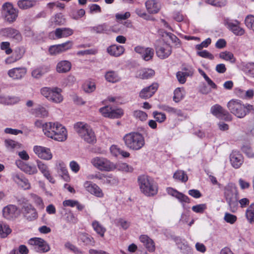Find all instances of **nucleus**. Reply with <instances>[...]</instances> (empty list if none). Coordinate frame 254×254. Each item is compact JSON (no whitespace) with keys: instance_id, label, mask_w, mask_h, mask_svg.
Listing matches in <instances>:
<instances>
[{"instance_id":"nucleus-1","label":"nucleus","mask_w":254,"mask_h":254,"mask_svg":"<svg viewBox=\"0 0 254 254\" xmlns=\"http://www.w3.org/2000/svg\"><path fill=\"white\" fill-rule=\"evenodd\" d=\"M43 131L47 137L58 141H64L67 138L66 129L57 122L45 123L43 127Z\"/></svg>"},{"instance_id":"nucleus-2","label":"nucleus","mask_w":254,"mask_h":254,"mask_svg":"<svg viewBox=\"0 0 254 254\" xmlns=\"http://www.w3.org/2000/svg\"><path fill=\"white\" fill-rule=\"evenodd\" d=\"M224 195L231 212L235 213L238 208L239 191L236 185L228 184L224 189Z\"/></svg>"},{"instance_id":"nucleus-3","label":"nucleus","mask_w":254,"mask_h":254,"mask_svg":"<svg viewBox=\"0 0 254 254\" xmlns=\"http://www.w3.org/2000/svg\"><path fill=\"white\" fill-rule=\"evenodd\" d=\"M137 182L140 191L145 196H153L157 193V185L154 180L148 176H139Z\"/></svg>"},{"instance_id":"nucleus-4","label":"nucleus","mask_w":254,"mask_h":254,"mask_svg":"<svg viewBox=\"0 0 254 254\" xmlns=\"http://www.w3.org/2000/svg\"><path fill=\"white\" fill-rule=\"evenodd\" d=\"M227 108L230 112L239 118H243L252 111H254L253 105H244L237 99H232L227 103Z\"/></svg>"},{"instance_id":"nucleus-5","label":"nucleus","mask_w":254,"mask_h":254,"mask_svg":"<svg viewBox=\"0 0 254 254\" xmlns=\"http://www.w3.org/2000/svg\"><path fill=\"white\" fill-rule=\"evenodd\" d=\"M123 140L126 146L133 150H138L145 145L143 135L137 132H131L126 134L124 136Z\"/></svg>"},{"instance_id":"nucleus-6","label":"nucleus","mask_w":254,"mask_h":254,"mask_svg":"<svg viewBox=\"0 0 254 254\" xmlns=\"http://www.w3.org/2000/svg\"><path fill=\"white\" fill-rule=\"evenodd\" d=\"M74 127L79 136L86 142L93 144L96 141L94 132L91 127L83 122H78L74 125Z\"/></svg>"},{"instance_id":"nucleus-7","label":"nucleus","mask_w":254,"mask_h":254,"mask_svg":"<svg viewBox=\"0 0 254 254\" xmlns=\"http://www.w3.org/2000/svg\"><path fill=\"white\" fill-rule=\"evenodd\" d=\"M62 89L58 87H45L41 89V94L49 101L55 103H60L64 100L62 95Z\"/></svg>"},{"instance_id":"nucleus-8","label":"nucleus","mask_w":254,"mask_h":254,"mask_svg":"<svg viewBox=\"0 0 254 254\" xmlns=\"http://www.w3.org/2000/svg\"><path fill=\"white\" fill-rule=\"evenodd\" d=\"M91 163L101 171L110 172L116 169L115 164L103 157L96 156L93 158L91 160Z\"/></svg>"},{"instance_id":"nucleus-9","label":"nucleus","mask_w":254,"mask_h":254,"mask_svg":"<svg viewBox=\"0 0 254 254\" xmlns=\"http://www.w3.org/2000/svg\"><path fill=\"white\" fill-rule=\"evenodd\" d=\"M1 13L4 20L9 23L15 22L18 15V10L9 2H5L1 7Z\"/></svg>"},{"instance_id":"nucleus-10","label":"nucleus","mask_w":254,"mask_h":254,"mask_svg":"<svg viewBox=\"0 0 254 254\" xmlns=\"http://www.w3.org/2000/svg\"><path fill=\"white\" fill-rule=\"evenodd\" d=\"M28 244L33 247V249L39 253H46L50 250V247L47 243L40 238H33L28 241Z\"/></svg>"},{"instance_id":"nucleus-11","label":"nucleus","mask_w":254,"mask_h":254,"mask_svg":"<svg viewBox=\"0 0 254 254\" xmlns=\"http://www.w3.org/2000/svg\"><path fill=\"white\" fill-rule=\"evenodd\" d=\"M155 50L157 57L162 60L167 58L172 53L171 46L163 42H160L156 45Z\"/></svg>"},{"instance_id":"nucleus-12","label":"nucleus","mask_w":254,"mask_h":254,"mask_svg":"<svg viewBox=\"0 0 254 254\" xmlns=\"http://www.w3.org/2000/svg\"><path fill=\"white\" fill-rule=\"evenodd\" d=\"M0 34L3 36L12 39L16 42H19L22 39L20 32L18 30L11 27L0 29Z\"/></svg>"},{"instance_id":"nucleus-13","label":"nucleus","mask_w":254,"mask_h":254,"mask_svg":"<svg viewBox=\"0 0 254 254\" xmlns=\"http://www.w3.org/2000/svg\"><path fill=\"white\" fill-rule=\"evenodd\" d=\"M210 111L213 115L217 118L223 119L226 121L232 120V116L229 113L218 104H216L211 107Z\"/></svg>"},{"instance_id":"nucleus-14","label":"nucleus","mask_w":254,"mask_h":254,"mask_svg":"<svg viewBox=\"0 0 254 254\" xmlns=\"http://www.w3.org/2000/svg\"><path fill=\"white\" fill-rule=\"evenodd\" d=\"M33 151L39 158L43 160H50L53 157L50 149L47 147L36 145L33 147Z\"/></svg>"},{"instance_id":"nucleus-15","label":"nucleus","mask_w":254,"mask_h":254,"mask_svg":"<svg viewBox=\"0 0 254 254\" xmlns=\"http://www.w3.org/2000/svg\"><path fill=\"white\" fill-rule=\"evenodd\" d=\"M134 51L139 54L141 58L145 61H149L153 59L154 55V50L150 47H143L137 46L135 47Z\"/></svg>"},{"instance_id":"nucleus-16","label":"nucleus","mask_w":254,"mask_h":254,"mask_svg":"<svg viewBox=\"0 0 254 254\" xmlns=\"http://www.w3.org/2000/svg\"><path fill=\"white\" fill-rule=\"evenodd\" d=\"M225 24L236 36H242L245 34L244 29L240 26V22L238 20H226Z\"/></svg>"},{"instance_id":"nucleus-17","label":"nucleus","mask_w":254,"mask_h":254,"mask_svg":"<svg viewBox=\"0 0 254 254\" xmlns=\"http://www.w3.org/2000/svg\"><path fill=\"white\" fill-rule=\"evenodd\" d=\"M27 71V69L25 67H17L9 69L7 72V74L14 80H20L25 76Z\"/></svg>"},{"instance_id":"nucleus-18","label":"nucleus","mask_w":254,"mask_h":254,"mask_svg":"<svg viewBox=\"0 0 254 254\" xmlns=\"http://www.w3.org/2000/svg\"><path fill=\"white\" fill-rule=\"evenodd\" d=\"M22 210L24 217L29 221L35 220L38 217L37 211L31 204L23 205Z\"/></svg>"},{"instance_id":"nucleus-19","label":"nucleus","mask_w":254,"mask_h":254,"mask_svg":"<svg viewBox=\"0 0 254 254\" xmlns=\"http://www.w3.org/2000/svg\"><path fill=\"white\" fill-rule=\"evenodd\" d=\"M3 217L8 220L13 219L17 217L19 214L17 208L14 205H8L3 208Z\"/></svg>"},{"instance_id":"nucleus-20","label":"nucleus","mask_w":254,"mask_h":254,"mask_svg":"<svg viewBox=\"0 0 254 254\" xmlns=\"http://www.w3.org/2000/svg\"><path fill=\"white\" fill-rule=\"evenodd\" d=\"M158 88L157 83H153L150 86L142 89L139 92V97L144 99H146L152 97Z\"/></svg>"},{"instance_id":"nucleus-21","label":"nucleus","mask_w":254,"mask_h":254,"mask_svg":"<svg viewBox=\"0 0 254 254\" xmlns=\"http://www.w3.org/2000/svg\"><path fill=\"white\" fill-rule=\"evenodd\" d=\"M84 187L87 191L97 197H102L104 196L101 189L97 185L91 182H85L84 183Z\"/></svg>"},{"instance_id":"nucleus-22","label":"nucleus","mask_w":254,"mask_h":254,"mask_svg":"<svg viewBox=\"0 0 254 254\" xmlns=\"http://www.w3.org/2000/svg\"><path fill=\"white\" fill-rule=\"evenodd\" d=\"M230 160L232 166L235 169L239 168L244 162L243 155L236 151H233L230 154Z\"/></svg>"},{"instance_id":"nucleus-23","label":"nucleus","mask_w":254,"mask_h":254,"mask_svg":"<svg viewBox=\"0 0 254 254\" xmlns=\"http://www.w3.org/2000/svg\"><path fill=\"white\" fill-rule=\"evenodd\" d=\"M12 180L18 186L24 190H28L30 188V184L28 180L22 175L14 174L12 175Z\"/></svg>"},{"instance_id":"nucleus-24","label":"nucleus","mask_w":254,"mask_h":254,"mask_svg":"<svg viewBox=\"0 0 254 254\" xmlns=\"http://www.w3.org/2000/svg\"><path fill=\"white\" fill-rule=\"evenodd\" d=\"M36 163L38 169L44 176L50 182L53 184L55 183V180L51 175L48 166L39 160H37Z\"/></svg>"},{"instance_id":"nucleus-25","label":"nucleus","mask_w":254,"mask_h":254,"mask_svg":"<svg viewBox=\"0 0 254 254\" xmlns=\"http://www.w3.org/2000/svg\"><path fill=\"white\" fill-rule=\"evenodd\" d=\"M167 191L169 195L175 197L181 202H186L188 203L190 202V199L188 196L179 192L176 190L172 188H168L167 189Z\"/></svg>"},{"instance_id":"nucleus-26","label":"nucleus","mask_w":254,"mask_h":254,"mask_svg":"<svg viewBox=\"0 0 254 254\" xmlns=\"http://www.w3.org/2000/svg\"><path fill=\"white\" fill-rule=\"evenodd\" d=\"M71 68V63L68 61L63 60L57 63L56 69L59 73H65L69 71Z\"/></svg>"},{"instance_id":"nucleus-27","label":"nucleus","mask_w":254,"mask_h":254,"mask_svg":"<svg viewBox=\"0 0 254 254\" xmlns=\"http://www.w3.org/2000/svg\"><path fill=\"white\" fill-rule=\"evenodd\" d=\"M107 52L112 56L119 57L125 52V48L121 45H112L107 49Z\"/></svg>"},{"instance_id":"nucleus-28","label":"nucleus","mask_w":254,"mask_h":254,"mask_svg":"<svg viewBox=\"0 0 254 254\" xmlns=\"http://www.w3.org/2000/svg\"><path fill=\"white\" fill-rule=\"evenodd\" d=\"M146 8L150 13H156L160 9L159 3L156 0H148L145 2Z\"/></svg>"},{"instance_id":"nucleus-29","label":"nucleus","mask_w":254,"mask_h":254,"mask_svg":"<svg viewBox=\"0 0 254 254\" xmlns=\"http://www.w3.org/2000/svg\"><path fill=\"white\" fill-rule=\"evenodd\" d=\"M73 33V30L69 28H58L55 31V36L58 39L68 37Z\"/></svg>"},{"instance_id":"nucleus-30","label":"nucleus","mask_w":254,"mask_h":254,"mask_svg":"<svg viewBox=\"0 0 254 254\" xmlns=\"http://www.w3.org/2000/svg\"><path fill=\"white\" fill-rule=\"evenodd\" d=\"M139 239L149 252H153L155 251V246L153 241L147 235H141Z\"/></svg>"},{"instance_id":"nucleus-31","label":"nucleus","mask_w":254,"mask_h":254,"mask_svg":"<svg viewBox=\"0 0 254 254\" xmlns=\"http://www.w3.org/2000/svg\"><path fill=\"white\" fill-rule=\"evenodd\" d=\"M37 2V0H18L17 4L20 9L25 10L34 6Z\"/></svg>"},{"instance_id":"nucleus-32","label":"nucleus","mask_w":254,"mask_h":254,"mask_svg":"<svg viewBox=\"0 0 254 254\" xmlns=\"http://www.w3.org/2000/svg\"><path fill=\"white\" fill-rule=\"evenodd\" d=\"M92 226L94 231L101 237H104L106 231V228L98 221L95 220L92 222Z\"/></svg>"},{"instance_id":"nucleus-33","label":"nucleus","mask_w":254,"mask_h":254,"mask_svg":"<svg viewBox=\"0 0 254 254\" xmlns=\"http://www.w3.org/2000/svg\"><path fill=\"white\" fill-rule=\"evenodd\" d=\"M79 239L86 245L94 246L95 241L89 235L86 233H81L79 236Z\"/></svg>"},{"instance_id":"nucleus-34","label":"nucleus","mask_w":254,"mask_h":254,"mask_svg":"<svg viewBox=\"0 0 254 254\" xmlns=\"http://www.w3.org/2000/svg\"><path fill=\"white\" fill-rule=\"evenodd\" d=\"M106 79L110 82H116L121 80L120 77L118 74L114 71H109L106 72L105 74Z\"/></svg>"},{"instance_id":"nucleus-35","label":"nucleus","mask_w":254,"mask_h":254,"mask_svg":"<svg viewBox=\"0 0 254 254\" xmlns=\"http://www.w3.org/2000/svg\"><path fill=\"white\" fill-rule=\"evenodd\" d=\"M90 30L91 32L94 33L101 34L106 32L108 30V27L106 24L103 23L91 27Z\"/></svg>"},{"instance_id":"nucleus-36","label":"nucleus","mask_w":254,"mask_h":254,"mask_svg":"<svg viewBox=\"0 0 254 254\" xmlns=\"http://www.w3.org/2000/svg\"><path fill=\"white\" fill-rule=\"evenodd\" d=\"M11 230L5 223L0 222V237L6 238L10 233Z\"/></svg>"},{"instance_id":"nucleus-37","label":"nucleus","mask_w":254,"mask_h":254,"mask_svg":"<svg viewBox=\"0 0 254 254\" xmlns=\"http://www.w3.org/2000/svg\"><path fill=\"white\" fill-rule=\"evenodd\" d=\"M155 75V71L151 68L144 69L141 70L139 74L140 78L145 79L152 77Z\"/></svg>"},{"instance_id":"nucleus-38","label":"nucleus","mask_w":254,"mask_h":254,"mask_svg":"<svg viewBox=\"0 0 254 254\" xmlns=\"http://www.w3.org/2000/svg\"><path fill=\"white\" fill-rule=\"evenodd\" d=\"M173 178L182 182L186 183L188 180V177L187 174L182 170L177 171L173 175Z\"/></svg>"},{"instance_id":"nucleus-39","label":"nucleus","mask_w":254,"mask_h":254,"mask_svg":"<svg viewBox=\"0 0 254 254\" xmlns=\"http://www.w3.org/2000/svg\"><path fill=\"white\" fill-rule=\"evenodd\" d=\"M246 217L250 223L254 222V203L251 204L246 210Z\"/></svg>"},{"instance_id":"nucleus-40","label":"nucleus","mask_w":254,"mask_h":254,"mask_svg":"<svg viewBox=\"0 0 254 254\" xmlns=\"http://www.w3.org/2000/svg\"><path fill=\"white\" fill-rule=\"evenodd\" d=\"M32 113L37 117H45L48 114V112L45 108L40 106L35 108Z\"/></svg>"},{"instance_id":"nucleus-41","label":"nucleus","mask_w":254,"mask_h":254,"mask_svg":"<svg viewBox=\"0 0 254 254\" xmlns=\"http://www.w3.org/2000/svg\"><path fill=\"white\" fill-rule=\"evenodd\" d=\"M58 169V172L60 173L63 179L68 181L69 180V176L65 165L63 163H59Z\"/></svg>"},{"instance_id":"nucleus-42","label":"nucleus","mask_w":254,"mask_h":254,"mask_svg":"<svg viewBox=\"0 0 254 254\" xmlns=\"http://www.w3.org/2000/svg\"><path fill=\"white\" fill-rule=\"evenodd\" d=\"M185 96L184 90L183 89L178 88L174 92L173 100L178 103L182 100Z\"/></svg>"},{"instance_id":"nucleus-43","label":"nucleus","mask_w":254,"mask_h":254,"mask_svg":"<svg viewBox=\"0 0 254 254\" xmlns=\"http://www.w3.org/2000/svg\"><path fill=\"white\" fill-rule=\"evenodd\" d=\"M178 248L184 254H192V249L186 243H178Z\"/></svg>"},{"instance_id":"nucleus-44","label":"nucleus","mask_w":254,"mask_h":254,"mask_svg":"<svg viewBox=\"0 0 254 254\" xmlns=\"http://www.w3.org/2000/svg\"><path fill=\"white\" fill-rule=\"evenodd\" d=\"M219 57L225 61H230L232 63H235L236 61L234 55L232 53L228 51L220 53L219 54Z\"/></svg>"},{"instance_id":"nucleus-45","label":"nucleus","mask_w":254,"mask_h":254,"mask_svg":"<svg viewBox=\"0 0 254 254\" xmlns=\"http://www.w3.org/2000/svg\"><path fill=\"white\" fill-rule=\"evenodd\" d=\"M47 72V68L44 69L43 67H39L34 69L31 72V75L33 77L39 79Z\"/></svg>"},{"instance_id":"nucleus-46","label":"nucleus","mask_w":254,"mask_h":254,"mask_svg":"<svg viewBox=\"0 0 254 254\" xmlns=\"http://www.w3.org/2000/svg\"><path fill=\"white\" fill-rule=\"evenodd\" d=\"M115 166L116 167V169L125 172H132L133 170L131 166L125 163H118L117 164H115Z\"/></svg>"},{"instance_id":"nucleus-47","label":"nucleus","mask_w":254,"mask_h":254,"mask_svg":"<svg viewBox=\"0 0 254 254\" xmlns=\"http://www.w3.org/2000/svg\"><path fill=\"white\" fill-rule=\"evenodd\" d=\"M21 169L26 173L29 175H34L37 173L38 171L35 166H31L28 164H25Z\"/></svg>"},{"instance_id":"nucleus-48","label":"nucleus","mask_w":254,"mask_h":254,"mask_svg":"<svg viewBox=\"0 0 254 254\" xmlns=\"http://www.w3.org/2000/svg\"><path fill=\"white\" fill-rule=\"evenodd\" d=\"M52 22L56 25H62L65 23V19L62 14H57L52 19Z\"/></svg>"},{"instance_id":"nucleus-49","label":"nucleus","mask_w":254,"mask_h":254,"mask_svg":"<svg viewBox=\"0 0 254 254\" xmlns=\"http://www.w3.org/2000/svg\"><path fill=\"white\" fill-rule=\"evenodd\" d=\"M242 152L246 154L249 158L254 157V152L252 148L249 144H245L242 146L241 148Z\"/></svg>"},{"instance_id":"nucleus-50","label":"nucleus","mask_w":254,"mask_h":254,"mask_svg":"<svg viewBox=\"0 0 254 254\" xmlns=\"http://www.w3.org/2000/svg\"><path fill=\"white\" fill-rule=\"evenodd\" d=\"M224 220L228 223L233 224L236 222L237 217L235 215L226 212L224 216Z\"/></svg>"},{"instance_id":"nucleus-51","label":"nucleus","mask_w":254,"mask_h":254,"mask_svg":"<svg viewBox=\"0 0 254 254\" xmlns=\"http://www.w3.org/2000/svg\"><path fill=\"white\" fill-rule=\"evenodd\" d=\"M134 117L141 121H144L147 120V115L144 112L141 110H136L133 112Z\"/></svg>"},{"instance_id":"nucleus-52","label":"nucleus","mask_w":254,"mask_h":254,"mask_svg":"<svg viewBox=\"0 0 254 254\" xmlns=\"http://www.w3.org/2000/svg\"><path fill=\"white\" fill-rule=\"evenodd\" d=\"M110 114H109L110 118H119L121 117L123 114V110L121 109H113L111 108Z\"/></svg>"},{"instance_id":"nucleus-53","label":"nucleus","mask_w":254,"mask_h":254,"mask_svg":"<svg viewBox=\"0 0 254 254\" xmlns=\"http://www.w3.org/2000/svg\"><path fill=\"white\" fill-rule=\"evenodd\" d=\"M103 180L105 183L111 185H117L119 182L118 179L112 176H106L104 175Z\"/></svg>"},{"instance_id":"nucleus-54","label":"nucleus","mask_w":254,"mask_h":254,"mask_svg":"<svg viewBox=\"0 0 254 254\" xmlns=\"http://www.w3.org/2000/svg\"><path fill=\"white\" fill-rule=\"evenodd\" d=\"M245 23L249 28L254 31V16L252 15L247 16L245 18Z\"/></svg>"},{"instance_id":"nucleus-55","label":"nucleus","mask_w":254,"mask_h":254,"mask_svg":"<svg viewBox=\"0 0 254 254\" xmlns=\"http://www.w3.org/2000/svg\"><path fill=\"white\" fill-rule=\"evenodd\" d=\"M0 49L4 50L6 55H9L12 52V50L10 48L9 42H2L0 45Z\"/></svg>"},{"instance_id":"nucleus-56","label":"nucleus","mask_w":254,"mask_h":254,"mask_svg":"<svg viewBox=\"0 0 254 254\" xmlns=\"http://www.w3.org/2000/svg\"><path fill=\"white\" fill-rule=\"evenodd\" d=\"M73 43L71 41H68L64 43L59 44L62 53L64 52L71 48Z\"/></svg>"},{"instance_id":"nucleus-57","label":"nucleus","mask_w":254,"mask_h":254,"mask_svg":"<svg viewBox=\"0 0 254 254\" xmlns=\"http://www.w3.org/2000/svg\"><path fill=\"white\" fill-rule=\"evenodd\" d=\"M153 114L154 118L156 119V121L159 123L163 122L166 119V115L164 113L154 112Z\"/></svg>"},{"instance_id":"nucleus-58","label":"nucleus","mask_w":254,"mask_h":254,"mask_svg":"<svg viewBox=\"0 0 254 254\" xmlns=\"http://www.w3.org/2000/svg\"><path fill=\"white\" fill-rule=\"evenodd\" d=\"M65 219L67 222L73 224H75L77 222V218L71 212L66 213Z\"/></svg>"},{"instance_id":"nucleus-59","label":"nucleus","mask_w":254,"mask_h":254,"mask_svg":"<svg viewBox=\"0 0 254 254\" xmlns=\"http://www.w3.org/2000/svg\"><path fill=\"white\" fill-rule=\"evenodd\" d=\"M197 54L201 57L208 59L211 60H213L214 58L212 54L206 50L197 52Z\"/></svg>"},{"instance_id":"nucleus-60","label":"nucleus","mask_w":254,"mask_h":254,"mask_svg":"<svg viewBox=\"0 0 254 254\" xmlns=\"http://www.w3.org/2000/svg\"><path fill=\"white\" fill-rule=\"evenodd\" d=\"M49 52L51 55H56L62 53L59 45L51 46L49 49Z\"/></svg>"},{"instance_id":"nucleus-61","label":"nucleus","mask_w":254,"mask_h":254,"mask_svg":"<svg viewBox=\"0 0 254 254\" xmlns=\"http://www.w3.org/2000/svg\"><path fill=\"white\" fill-rule=\"evenodd\" d=\"M206 208L205 204H200L192 207V210L196 213H202Z\"/></svg>"},{"instance_id":"nucleus-62","label":"nucleus","mask_w":254,"mask_h":254,"mask_svg":"<svg viewBox=\"0 0 254 254\" xmlns=\"http://www.w3.org/2000/svg\"><path fill=\"white\" fill-rule=\"evenodd\" d=\"M95 84L94 82H88L84 86V89L86 92L90 93L95 90Z\"/></svg>"},{"instance_id":"nucleus-63","label":"nucleus","mask_w":254,"mask_h":254,"mask_svg":"<svg viewBox=\"0 0 254 254\" xmlns=\"http://www.w3.org/2000/svg\"><path fill=\"white\" fill-rule=\"evenodd\" d=\"M205 1L212 5L216 6H222L225 5V1L224 0H205Z\"/></svg>"},{"instance_id":"nucleus-64","label":"nucleus","mask_w":254,"mask_h":254,"mask_svg":"<svg viewBox=\"0 0 254 254\" xmlns=\"http://www.w3.org/2000/svg\"><path fill=\"white\" fill-rule=\"evenodd\" d=\"M211 40L210 38H208L201 42L200 44L196 45L195 48L198 50H200L203 48H206L210 44Z\"/></svg>"}]
</instances>
